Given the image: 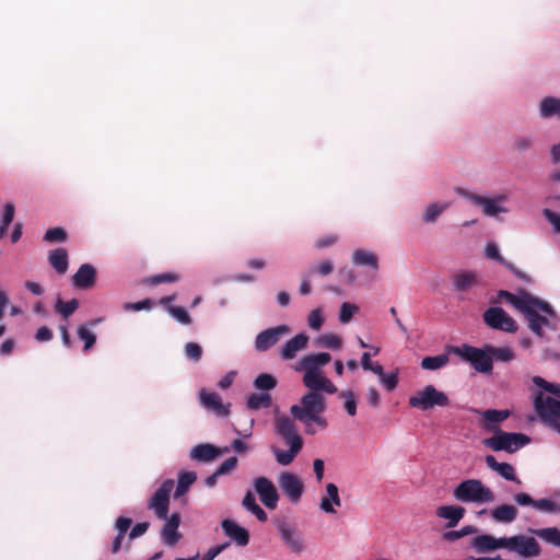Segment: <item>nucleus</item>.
Masks as SVG:
<instances>
[{
  "instance_id": "obj_1",
  "label": "nucleus",
  "mask_w": 560,
  "mask_h": 560,
  "mask_svg": "<svg viewBox=\"0 0 560 560\" xmlns=\"http://www.w3.org/2000/svg\"><path fill=\"white\" fill-rule=\"evenodd\" d=\"M331 361L328 352H310L302 355L293 365V370L302 374V383L308 389L290 407V415L304 425L307 434H315L316 427L326 429L328 423L324 417L326 401L322 393L336 394L337 387L324 372Z\"/></svg>"
},
{
  "instance_id": "obj_2",
  "label": "nucleus",
  "mask_w": 560,
  "mask_h": 560,
  "mask_svg": "<svg viewBox=\"0 0 560 560\" xmlns=\"http://www.w3.org/2000/svg\"><path fill=\"white\" fill-rule=\"evenodd\" d=\"M528 390L534 419L557 430L560 427V384L533 376Z\"/></svg>"
},
{
  "instance_id": "obj_3",
  "label": "nucleus",
  "mask_w": 560,
  "mask_h": 560,
  "mask_svg": "<svg viewBox=\"0 0 560 560\" xmlns=\"http://www.w3.org/2000/svg\"><path fill=\"white\" fill-rule=\"evenodd\" d=\"M498 295L523 314L530 331L539 337L542 336V329L549 327L550 320L556 317L549 303L524 290L517 293L501 290Z\"/></svg>"
},
{
  "instance_id": "obj_4",
  "label": "nucleus",
  "mask_w": 560,
  "mask_h": 560,
  "mask_svg": "<svg viewBox=\"0 0 560 560\" xmlns=\"http://www.w3.org/2000/svg\"><path fill=\"white\" fill-rule=\"evenodd\" d=\"M275 433L280 436L289 446L288 450L272 447L276 460L283 466L291 464L303 446V441L299 434L293 420L285 415H277L273 422Z\"/></svg>"
},
{
  "instance_id": "obj_5",
  "label": "nucleus",
  "mask_w": 560,
  "mask_h": 560,
  "mask_svg": "<svg viewBox=\"0 0 560 560\" xmlns=\"http://www.w3.org/2000/svg\"><path fill=\"white\" fill-rule=\"evenodd\" d=\"M453 498L463 504L487 505L495 501V494L480 479L468 478L458 482L453 489Z\"/></svg>"
},
{
  "instance_id": "obj_6",
  "label": "nucleus",
  "mask_w": 560,
  "mask_h": 560,
  "mask_svg": "<svg viewBox=\"0 0 560 560\" xmlns=\"http://www.w3.org/2000/svg\"><path fill=\"white\" fill-rule=\"evenodd\" d=\"M456 192L475 206L481 207L482 213L489 218L498 219L501 214L510 212L509 195L498 194L491 197L481 196L464 188H458Z\"/></svg>"
},
{
  "instance_id": "obj_7",
  "label": "nucleus",
  "mask_w": 560,
  "mask_h": 560,
  "mask_svg": "<svg viewBox=\"0 0 560 560\" xmlns=\"http://www.w3.org/2000/svg\"><path fill=\"white\" fill-rule=\"evenodd\" d=\"M529 442L530 439L523 433L497 430L492 436L485 439L482 443L494 452L504 451L508 453H514L527 445Z\"/></svg>"
},
{
  "instance_id": "obj_8",
  "label": "nucleus",
  "mask_w": 560,
  "mask_h": 560,
  "mask_svg": "<svg viewBox=\"0 0 560 560\" xmlns=\"http://www.w3.org/2000/svg\"><path fill=\"white\" fill-rule=\"evenodd\" d=\"M452 352L464 361L469 362L478 372L488 373L492 370V358L489 347L480 349L469 345H460L454 347Z\"/></svg>"
},
{
  "instance_id": "obj_9",
  "label": "nucleus",
  "mask_w": 560,
  "mask_h": 560,
  "mask_svg": "<svg viewBox=\"0 0 560 560\" xmlns=\"http://www.w3.org/2000/svg\"><path fill=\"white\" fill-rule=\"evenodd\" d=\"M409 405L420 410H430L435 407L450 405L448 396L433 385H427L409 397Z\"/></svg>"
},
{
  "instance_id": "obj_10",
  "label": "nucleus",
  "mask_w": 560,
  "mask_h": 560,
  "mask_svg": "<svg viewBox=\"0 0 560 560\" xmlns=\"http://www.w3.org/2000/svg\"><path fill=\"white\" fill-rule=\"evenodd\" d=\"M173 489L174 481L172 479H166L149 499L148 509L153 512L155 517L166 518L170 506V495Z\"/></svg>"
},
{
  "instance_id": "obj_11",
  "label": "nucleus",
  "mask_w": 560,
  "mask_h": 560,
  "mask_svg": "<svg viewBox=\"0 0 560 560\" xmlns=\"http://www.w3.org/2000/svg\"><path fill=\"white\" fill-rule=\"evenodd\" d=\"M276 528L280 534L283 544L293 553L301 555L305 551L306 545L303 534L299 532L294 525L281 520L276 523Z\"/></svg>"
},
{
  "instance_id": "obj_12",
  "label": "nucleus",
  "mask_w": 560,
  "mask_h": 560,
  "mask_svg": "<svg viewBox=\"0 0 560 560\" xmlns=\"http://www.w3.org/2000/svg\"><path fill=\"white\" fill-rule=\"evenodd\" d=\"M483 322L492 329L504 332H515L517 330L516 322L501 307H489L483 313Z\"/></svg>"
},
{
  "instance_id": "obj_13",
  "label": "nucleus",
  "mask_w": 560,
  "mask_h": 560,
  "mask_svg": "<svg viewBox=\"0 0 560 560\" xmlns=\"http://www.w3.org/2000/svg\"><path fill=\"white\" fill-rule=\"evenodd\" d=\"M540 552V545L534 537L522 534L511 536L510 553H515L521 559H532Z\"/></svg>"
},
{
  "instance_id": "obj_14",
  "label": "nucleus",
  "mask_w": 560,
  "mask_h": 560,
  "mask_svg": "<svg viewBox=\"0 0 560 560\" xmlns=\"http://www.w3.org/2000/svg\"><path fill=\"white\" fill-rule=\"evenodd\" d=\"M253 487L259 497L260 502L269 510H275L278 505L279 494L273 482L266 477L254 479Z\"/></svg>"
},
{
  "instance_id": "obj_15",
  "label": "nucleus",
  "mask_w": 560,
  "mask_h": 560,
  "mask_svg": "<svg viewBox=\"0 0 560 560\" xmlns=\"http://www.w3.org/2000/svg\"><path fill=\"white\" fill-rule=\"evenodd\" d=\"M290 332V327L287 325H278L260 331L255 338V349L258 352H265L277 345L281 337Z\"/></svg>"
},
{
  "instance_id": "obj_16",
  "label": "nucleus",
  "mask_w": 560,
  "mask_h": 560,
  "mask_svg": "<svg viewBox=\"0 0 560 560\" xmlns=\"http://www.w3.org/2000/svg\"><path fill=\"white\" fill-rule=\"evenodd\" d=\"M198 398L200 405L209 412L223 418L230 415V405H224L218 393L201 388L198 392Z\"/></svg>"
},
{
  "instance_id": "obj_17",
  "label": "nucleus",
  "mask_w": 560,
  "mask_h": 560,
  "mask_svg": "<svg viewBox=\"0 0 560 560\" xmlns=\"http://www.w3.org/2000/svg\"><path fill=\"white\" fill-rule=\"evenodd\" d=\"M310 342V336L302 331L287 340L279 350V355L283 361H291L298 354L305 350Z\"/></svg>"
},
{
  "instance_id": "obj_18",
  "label": "nucleus",
  "mask_w": 560,
  "mask_h": 560,
  "mask_svg": "<svg viewBox=\"0 0 560 560\" xmlns=\"http://www.w3.org/2000/svg\"><path fill=\"white\" fill-rule=\"evenodd\" d=\"M279 486L292 503H296L303 494L302 480L292 472H281L278 478Z\"/></svg>"
},
{
  "instance_id": "obj_19",
  "label": "nucleus",
  "mask_w": 560,
  "mask_h": 560,
  "mask_svg": "<svg viewBox=\"0 0 560 560\" xmlns=\"http://www.w3.org/2000/svg\"><path fill=\"white\" fill-rule=\"evenodd\" d=\"M342 505L341 497L339 493L338 487L332 483L328 482L325 485V490L320 494L319 499V510L325 514H336L338 508Z\"/></svg>"
},
{
  "instance_id": "obj_20",
  "label": "nucleus",
  "mask_w": 560,
  "mask_h": 560,
  "mask_svg": "<svg viewBox=\"0 0 560 560\" xmlns=\"http://www.w3.org/2000/svg\"><path fill=\"white\" fill-rule=\"evenodd\" d=\"M163 520L164 525L161 529V539L164 545L173 547L182 538V534L178 532L180 515L179 513H173L171 516L166 515V518Z\"/></svg>"
},
{
  "instance_id": "obj_21",
  "label": "nucleus",
  "mask_w": 560,
  "mask_h": 560,
  "mask_svg": "<svg viewBox=\"0 0 560 560\" xmlns=\"http://www.w3.org/2000/svg\"><path fill=\"white\" fill-rule=\"evenodd\" d=\"M514 502L520 506H532L538 511L553 513L559 511V505L550 499L534 500L525 492H518L513 497Z\"/></svg>"
},
{
  "instance_id": "obj_22",
  "label": "nucleus",
  "mask_w": 560,
  "mask_h": 560,
  "mask_svg": "<svg viewBox=\"0 0 560 560\" xmlns=\"http://www.w3.org/2000/svg\"><path fill=\"white\" fill-rule=\"evenodd\" d=\"M537 113L540 119L558 118L560 120V97L546 95L537 104Z\"/></svg>"
},
{
  "instance_id": "obj_23",
  "label": "nucleus",
  "mask_w": 560,
  "mask_h": 560,
  "mask_svg": "<svg viewBox=\"0 0 560 560\" xmlns=\"http://www.w3.org/2000/svg\"><path fill=\"white\" fill-rule=\"evenodd\" d=\"M221 527L224 534L235 541L237 546L244 547L249 542V533L246 528L240 526L233 520H223Z\"/></svg>"
},
{
  "instance_id": "obj_24",
  "label": "nucleus",
  "mask_w": 560,
  "mask_h": 560,
  "mask_svg": "<svg viewBox=\"0 0 560 560\" xmlns=\"http://www.w3.org/2000/svg\"><path fill=\"white\" fill-rule=\"evenodd\" d=\"M481 282L480 276L474 270H463L453 277V287L456 291L467 292L472 288L479 285Z\"/></svg>"
},
{
  "instance_id": "obj_25",
  "label": "nucleus",
  "mask_w": 560,
  "mask_h": 560,
  "mask_svg": "<svg viewBox=\"0 0 560 560\" xmlns=\"http://www.w3.org/2000/svg\"><path fill=\"white\" fill-rule=\"evenodd\" d=\"M351 261L357 267H365L375 272L380 269L377 254L369 249H354L351 254Z\"/></svg>"
},
{
  "instance_id": "obj_26",
  "label": "nucleus",
  "mask_w": 560,
  "mask_h": 560,
  "mask_svg": "<svg viewBox=\"0 0 560 560\" xmlns=\"http://www.w3.org/2000/svg\"><path fill=\"white\" fill-rule=\"evenodd\" d=\"M476 412L481 416L482 422L480 425L487 431H497V424L506 420L511 413L508 409H487L482 411L476 410Z\"/></svg>"
},
{
  "instance_id": "obj_27",
  "label": "nucleus",
  "mask_w": 560,
  "mask_h": 560,
  "mask_svg": "<svg viewBox=\"0 0 560 560\" xmlns=\"http://www.w3.org/2000/svg\"><path fill=\"white\" fill-rule=\"evenodd\" d=\"M96 280V269L91 264H83L72 277V284L78 289H89Z\"/></svg>"
},
{
  "instance_id": "obj_28",
  "label": "nucleus",
  "mask_w": 560,
  "mask_h": 560,
  "mask_svg": "<svg viewBox=\"0 0 560 560\" xmlns=\"http://www.w3.org/2000/svg\"><path fill=\"white\" fill-rule=\"evenodd\" d=\"M518 515V511L515 505L503 503L491 509V518L499 524H511Z\"/></svg>"
},
{
  "instance_id": "obj_29",
  "label": "nucleus",
  "mask_w": 560,
  "mask_h": 560,
  "mask_svg": "<svg viewBox=\"0 0 560 560\" xmlns=\"http://www.w3.org/2000/svg\"><path fill=\"white\" fill-rule=\"evenodd\" d=\"M485 460L487 466L499 474L502 478L521 485V480L516 477L515 469L511 464L499 463L492 455H487Z\"/></svg>"
},
{
  "instance_id": "obj_30",
  "label": "nucleus",
  "mask_w": 560,
  "mask_h": 560,
  "mask_svg": "<svg viewBox=\"0 0 560 560\" xmlns=\"http://www.w3.org/2000/svg\"><path fill=\"white\" fill-rule=\"evenodd\" d=\"M436 516L447 521V527H455L464 517L466 510L462 505H442L436 509Z\"/></svg>"
},
{
  "instance_id": "obj_31",
  "label": "nucleus",
  "mask_w": 560,
  "mask_h": 560,
  "mask_svg": "<svg viewBox=\"0 0 560 560\" xmlns=\"http://www.w3.org/2000/svg\"><path fill=\"white\" fill-rule=\"evenodd\" d=\"M451 206L448 201H435L428 203L422 212L421 220L425 224H433Z\"/></svg>"
},
{
  "instance_id": "obj_32",
  "label": "nucleus",
  "mask_w": 560,
  "mask_h": 560,
  "mask_svg": "<svg viewBox=\"0 0 560 560\" xmlns=\"http://www.w3.org/2000/svg\"><path fill=\"white\" fill-rule=\"evenodd\" d=\"M220 454L221 452L210 444H199L191 450L190 457L199 462H211Z\"/></svg>"
},
{
  "instance_id": "obj_33",
  "label": "nucleus",
  "mask_w": 560,
  "mask_h": 560,
  "mask_svg": "<svg viewBox=\"0 0 560 560\" xmlns=\"http://www.w3.org/2000/svg\"><path fill=\"white\" fill-rule=\"evenodd\" d=\"M495 536L490 534H480L472 538L471 548L477 553H487L495 551Z\"/></svg>"
},
{
  "instance_id": "obj_34",
  "label": "nucleus",
  "mask_w": 560,
  "mask_h": 560,
  "mask_svg": "<svg viewBox=\"0 0 560 560\" xmlns=\"http://www.w3.org/2000/svg\"><path fill=\"white\" fill-rule=\"evenodd\" d=\"M132 521L129 517L119 516L115 522V528L117 530V536L113 540L112 544V552L116 553L120 550L121 542L124 539L125 534L130 528Z\"/></svg>"
},
{
  "instance_id": "obj_35",
  "label": "nucleus",
  "mask_w": 560,
  "mask_h": 560,
  "mask_svg": "<svg viewBox=\"0 0 560 560\" xmlns=\"http://www.w3.org/2000/svg\"><path fill=\"white\" fill-rule=\"evenodd\" d=\"M49 262L58 273H65L68 269V254L65 248H56L49 253Z\"/></svg>"
},
{
  "instance_id": "obj_36",
  "label": "nucleus",
  "mask_w": 560,
  "mask_h": 560,
  "mask_svg": "<svg viewBox=\"0 0 560 560\" xmlns=\"http://www.w3.org/2000/svg\"><path fill=\"white\" fill-rule=\"evenodd\" d=\"M242 505L252 514H254L258 521L266 522L268 518L267 513L256 503V499L250 491H247L243 498Z\"/></svg>"
},
{
  "instance_id": "obj_37",
  "label": "nucleus",
  "mask_w": 560,
  "mask_h": 560,
  "mask_svg": "<svg viewBox=\"0 0 560 560\" xmlns=\"http://www.w3.org/2000/svg\"><path fill=\"white\" fill-rule=\"evenodd\" d=\"M530 533L536 535L544 541L560 547V530L557 527H546L540 529H529Z\"/></svg>"
},
{
  "instance_id": "obj_38",
  "label": "nucleus",
  "mask_w": 560,
  "mask_h": 560,
  "mask_svg": "<svg viewBox=\"0 0 560 560\" xmlns=\"http://www.w3.org/2000/svg\"><path fill=\"white\" fill-rule=\"evenodd\" d=\"M197 476L194 471H183L178 476L177 486L175 489L174 497L180 498L183 497L190 488V486L196 481Z\"/></svg>"
},
{
  "instance_id": "obj_39",
  "label": "nucleus",
  "mask_w": 560,
  "mask_h": 560,
  "mask_svg": "<svg viewBox=\"0 0 560 560\" xmlns=\"http://www.w3.org/2000/svg\"><path fill=\"white\" fill-rule=\"evenodd\" d=\"M318 347L329 350H340L342 348V339L340 336L327 332L318 336L315 340Z\"/></svg>"
},
{
  "instance_id": "obj_40",
  "label": "nucleus",
  "mask_w": 560,
  "mask_h": 560,
  "mask_svg": "<svg viewBox=\"0 0 560 560\" xmlns=\"http://www.w3.org/2000/svg\"><path fill=\"white\" fill-rule=\"evenodd\" d=\"M271 395L268 393L250 394L246 401V407L249 410H258L271 406Z\"/></svg>"
},
{
  "instance_id": "obj_41",
  "label": "nucleus",
  "mask_w": 560,
  "mask_h": 560,
  "mask_svg": "<svg viewBox=\"0 0 560 560\" xmlns=\"http://www.w3.org/2000/svg\"><path fill=\"white\" fill-rule=\"evenodd\" d=\"M326 320L324 310L322 307H316L312 310L307 315V326L310 329L314 331L320 330Z\"/></svg>"
},
{
  "instance_id": "obj_42",
  "label": "nucleus",
  "mask_w": 560,
  "mask_h": 560,
  "mask_svg": "<svg viewBox=\"0 0 560 560\" xmlns=\"http://www.w3.org/2000/svg\"><path fill=\"white\" fill-rule=\"evenodd\" d=\"M448 362L446 354H439L434 357H425L421 361V368L423 370L435 371L445 366Z\"/></svg>"
},
{
  "instance_id": "obj_43",
  "label": "nucleus",
  "mask_w": 560,
  "mask_h": 560,
  "mask_svg": "<svg viewBox=\"0 0 560 560\" xmlns=\"http://www.w3.org/2000/svg\"><path fill=\"white\" fill-rule=\"evenodd\" d=\"M359 312V306L350 303V302H343L340 305L339 314H338V320L342 325L349 324L353 316Z\"/></svg>"
},
{
  "instance_id": "obj_44",
  "label": "nucleus",
  "mask_w": 560,
  "mask_h": 560,
  "mask_svg": "<svg viewBox=\"0 0 560 560\" xmlns=\"http://www.w3.org/2000/svg\"><path fill=\"white\" fill-rule=\"evenodd\" d=\"M78 338L83 341L84 350L89 351L96 342L95 332L89 327V325H81L77 330Z\"/></svg>"
},
{
  "instance_id": "obj_45",
  "label": "nucleus",
  "mask_w": 560,
  "mask_h": 560,
  "mask_svg": "<svg viewBox=\"0 0 560 560\" xmlns=\"http://www.w3.org/2000/svg\"><path fill=\"white\" fill-rule=\"evenodd\" d=\"M339 398L343 400V408L350 417L357 415V397L351 389L343 390L339 394Z\"/></svg>"
},
{
  "instance_id": "obj_46",
  "label": "nucleus",
  "mask_w": 560,
  "mask_h": 560,
  "mask_svg": "<svg viewBox=\"0 0 560 560\" xmlns=\"http://www.w3.org/2000/svg\"><path fill=\"white\" fill-rule=\"evenodd\" d=\"M79 307V301L77 299H72L70 301L63 302L62 300H57L55 304L56 311L63 317H70Z\"/></svg>"
},
{
  "instance_id": "obj_47",
  "label": "nucleus",
  "mask_w": 560,
  "mask_h": 560,
  "mask_svg": "<svg viewBox=\"0 0 560 560\" xmlns=\"http://www.w3.org/2000/svg\"><path fill=\"white\" fill-rule=\"evenodd\" d=\"M491 358H495L501 362H510L514 360L515 353L510 347H489Z\"/></svg>"
},
{
  "instance_id": "obj_48",
  "label": "nucleus",
  "mask_w": 560,
  "mask_h": 560,
  "mask_svg": "<svg viewBox=\"0 0 560 560\" xmlns=\"http://www.w3.org/2000/svg\"><path fill=\"white\" fill-rule=\"evenodd\" d=\"M276 385L277 380L268 373L259 374L254 381L255 388L259 390H271Z\"/></svg>"
},
{
  "instance_id": "obj_49",
  "label": "nucleus",
  "mask_w": 560,
  "mask_h": 560,
  "mask_svg": "<svg viewBox=\"0 0 560 560\" xmlns=\"http://www.w3.org/2000/svg\"><path fill=\"white\" fill-rule=\"evenodd\" d=\"M14 218V206L12 203H7L3 208V214L0 224V240L5 234L8 226L11 224Z\"/></svg>"
},
{
  "instance_id": "obj_50",
  "label": "nucleus",
  "mask_w": 560,
  "mask_h": 560,
  "mask_svg": "<svg viewBox=\"0 0 560 560\" xmlns=\"http://www.w3.org/2000/svg\"><path fill=\"white\" fill-rule=\"evenodd\" d=\"M180 275L176 272H164L160 275H155L148 279V283L156 285L161 283H171L177 282L180 280Z\"/></svg>"
},
{
  "instance_id": "obj_51",
  "label": "nucleus",
  "mask_w": 560,
  "mask_h": 560,
  "mask_svg": "<svg viewBox=\"0 0 560 560\" xmlns=\"http://www.w3.org/2000/svg\"><path fill=\"white\" fill-rule=\"evenodd\" d=\"M168 314L182 325H189L191 323V317L184 307L168 306Z\"/></svg>"
},
{
  "instance_id": "obj_52",
  "label": "nucleus",
  "mask_w": 560,
  "mask_h": 560,
  "mask_svg": "<svg viewBox=\"0 0 560 560\" xmlns=\"http://www.w3.org/2000/svg\"><path fill=\"white\" fill-rule=\"evenodd\" d=\"M476 532H477L476 527H474L471 525H467V526L462 527L458 530L446 532L443 537L447 541H455V540H457L462 537H465L467 535L475 534Z\"/></svg>"
},
{
  "instance_id": "obj_53",
  "label": "nucleus",
  "mask_w": 560,
  "mask_h": 560,
  "mask_svg": "<svg viewBox=\"0 0 560 560\" xmlns=\"http://www.w3.org/2000/svg\"><path fill=\"white\" fill-rule=\"evenodd\" d=\"M44 240L49 243H62L67 240V233L61 228H51L46 231Z\"/></svg>"
},
{
  "instance_id": "obj_54",
  "label": "nucleus",
  "mask_w": 560,
  "mask_h": 560,
  "mask_svg": "<svg viewBox=\"0 0 560 560\" xmlns=\"http://www.w3.org/2000/svg\"><path fill=\"white\" fill-rule=\"evenodd\" d=\"M334 270V264L329 259L319 261L316 266L310 269V273L315 272L322 277L330 275Z\"/></svg>"
},
{
  "instance_id": "obj_55",
  "label": "nucleus",
  "mask_w": 560,
  "mask_h": 560,
  "mask_svg": "<svg viewBox=\"0 0 560 560\" xmlns=\"http://www.w3.org/2000/svg\"><path fill=\"white\" fill-rule=\"evenodd\" d=\"M485 256L489 259L497 260L498 262L502 265H506L505 260L500 254V249L495 243H487L485 247Z\"/></svg>"
},
{
  "instance_id": "obj_56",
  "label": "nucleus",
  "mask_w": 560,
  "mask_h": 560,
  "mask_svg": "<svg viewBox=\"0 0 560 560\" xmlns=\"http://www.w3.org/2000/svg\"><path fill=\"white\" fill-rule=\"evenodd\" d=\"M338 235L335 234L320 236L314 242V247L319 250L332 247L338 242Z\"/></svg>"
},
{
  "instance_id": "obj_57",
  "label": "nucleus",
  "mask_w": 560,
  "mask_h": 560,
  "mask_svg": "<svg viewBox=\"0 0 560 560\" xmlns=\"http://www.w3.org/2000/svg\"><path fill=\"white\" fill-rule=\"evenodd\" d=\"M151 307H152V302L149 299L138 301V302H132V303H125L122 305V308L127 312H140V311H144V310H151Z\"/></svg>"
},
{
  "instance_id": "obj_58",
  "label": "nucleus",
  "mask_w": 560,
  "mask_h": 560,
  "mask_svg": "<svg viewBox=\"0 0 560 560\" xmlns=\"http://www.w3.org/2000/svg\"><path fill=\"white\" fill-rule=\"evenodd\" d=\"M378 380H380L381 385L388 392L394 390L398 384L397 373H385Z\"/></svg>"
},
{
  "instance_id": "obj_59",
  "label": "nucleus",
  "mask_w": 560,
  "mask_h": 560,
  "mask_svg": "<svg viewBox=\"0 0 560 560\" xmlns=\"http://www.w3.org/2000/svg\"><path fill=\"white\" fill-rule=\"evenodd\" d=\"M185 354L187 358L191 359L195 362H198L202 355L201 347L196 342H188L185 346Z\"/></svg>"
},
{
  "instance_id": "obj_60",
  "label": "nucleus",
  "mask_w": 560,
  "mask_h": 560,
  "mask_svg": "<svg viewBox=\"0 0 560 560\" xmlns=\"http://www.w3.org/2000/svg\"><path fill=\"white\" fill-rule=\"evenodd\" d=\"M546 220L552 225L553 230L560 234V214L549 209H545L542 212Z\"/></svg>"
},
{
  "instance_id": "obj_61",
  "label": "nucleus",
  "mask_w": 560,
  "mask_h": 560,
  "mask_svg": "<svg viewBox=\"0 0 560 560\" xmlns=\"http://www.w3.org/2000/svg\"><path fill=\"white\" fill-rule=\"evenodd\" d=\"M533 144L530 136H521L514 140V148L520 152L527 151Z\"/></svg>"
},
{
  "instance_id": "obj_62",
  "label": "nucleus",
  "mask_w": 560,
  "mask_h": 560,
  "mask_svg": "<svg viewBox=\"0 0 560 560\" xmlns=\"http://www.w3.org/2000/svg\"><path fill=\"white\" fill-rule=\"evenodd\" d=\"M229 542H224L218 546L210 548L201 558V560H214L225 548H228Z\"/></svg>"
},
{
  "instance_id": "obj_63",
  "label": "nucleus",
  "mask_w": 560,
  "mask_h": 560,
  "mask_svg": "<svg viewBox=\"0 0 560 560\" xmlns=\"http://www.w3.org/2000/svg\"><path fill=\"white\" fill-rule=\"evenodd\" d=\"M148 527L149 523L147 522L136 524L129 532V538L132 540L142 536L148 530Z\"/></svg>"
},
{
  "instance_id": "obj_64",
  "label": "nucleus",
  "mask_w": 560,
  "mask_h": 560,
  "mask_svg": "<svg viewBox=\"0 0 560 560\" xmlns=\"http://www.w3.org/2000/svg\"><path fill=\"white\" fill-rule=\"evenodd\" d=\"M52 338V331L46 327H39L35 334V339L39 342L49 341Z\"/></svg>"
}]
</instances>
